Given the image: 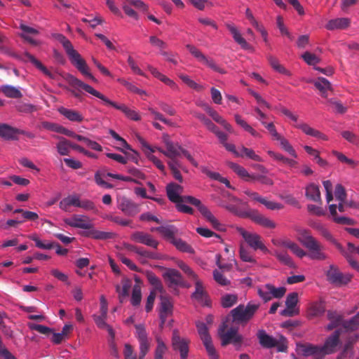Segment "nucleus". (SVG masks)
<instances>
[{"label": "nucleus", "instance_id": "c03bdc74", "mask_svg": "<svg viewBox=\"0 0 359 359\" xmlns=\"http://www.w3.org/2000/svg\"><path fill=\"white\" fill-rule=\"evenodd\" d=\"M306 196L313 201H320V192L318 185L310 184L306 187Z\"/></svg>", "mask_w": 359, "mask_h": 359}, {"label": "nucleus", "instance_id": "5fc2aeb1", "mask_svg": "<svg viewBox=\"0 0 359 359\" xmlns=\"http://www.w3.org/2000/svg\"><path fill=\"white\" fill-rule=\"evenodd\" d=\"M146 276L149 283L154 286L155 292H162L163 286L159 278L151 271H147Z\"/></svg>", "mask_w": 359, "mask_h": 359}, {"label": "nucleus", "instance_id": "b1692460", "mask_svg": "<svg viewBox=\"0 0 359 359\" xmlns=\"http://www.w3.org/2000/svg\"><path fill=\"white\" fill-rule=\"evenodd\" d=\"M131 239L136 243H142L154 248H156L158 245V242L151 235L142 231L133 233L131 235Z\"/></svg>", "mask_w": 359, "mask_h": 359}, {"label": "nucleus", "instance_id": "9d476101", "mask_svg": "<svg viewBox=\"0 0 359 359\" xmlns=\"http://www.w3.org/2000/svg\"><path fill=\"white\" fill-rule=\"evenodd\" d=\"M257 337L259 344L263 347L268 348L276 347L278 351L280 352H283L287 350V340L283 336H280L278 338H274L266 334L264 330H260L257 332Z\"/></svg>", "mask_w": 359, "mask_h": 359}, {"label": "nucleus", "instance_id": "f257e3e1", "mask_svg": "<svg viewBox=\"0 0 359 359\" xmlns=\"http://www.w3.org/2000/svg\"><path fill=\"white\" fill-rule=\"evenodd\" d=\"M136 138L141 145L142 150L147 158L152 162L154 165L163 173L165 172V167L163 163L154 155L156 151H159L168 158H175L183 154L187 160L195 167H198V163L190 154V153L184 149L180 144L172 143L168 144L165 149L156 146H151L142 136L136 135Z\"/></svg>", "mask_w": 359, "mask_h": 359}, {"label": "nucleus", "instance_id": "a19ab883", "mask_svg": "<svg viewBox=\"0 0 359 359\" xmlns=\"http://www.w3.org/2000/svg\"><path fill=\"white\" fill-rule=\"evenodd\" d=\"M25 57L32 64H33L37 69L41 71L45 75L48 76L49 78H53V74L34 56L31 55L29 53H25Z\"/></svg>", "mask_w": 359, "mask_h": 359}, {"label": "nucleus", "instance_id": "7ed1b4c3", "mask_svg": "<svg viewBox=\"0 0 359 359\" xmlns=\"http://www.w3.org/2000/svg\"><path fill=\"white\" fill-rule=\"evenodd\" d=\"M64 79L72 87L75 88H82L87 93L102 100L105 104L111 106L116 109L121 111L128 119L135 121H139L141 120V115L139 113V111H137L135 109H131L128 107L126 104H119L115 102L110 100L105 95L94 89L90 85L83 83L82 81L77 79L74 75L70 74H66L64 76Z\"/></svg>", "mask_w": 359, "mask_h": 359}, {"label": "nucleus", "instance_id": "c9c22d12", "mask_svg": "<svg viewBox=\"0 0 359 359\" xmlns=\"http://www.w3.org/2000/svg\"><path fill=\"white\" fill-rule=\"evenodd\" d=\"M245 15L247 18L249 20L251 25L258 31L263 38L264 41L266 43H269L268 33L264 25L259 23L254 17L251 11L247 8L245 11Z\"/></svg>", "mask_w": 359, "mask_h": 359}, {"label": "nucleus", "instance_id": "393cba45", "mask_svg": "<svg viewBox=\"0 0 359 359\" xmlns=\"http://www.w3.org/2000/svg\"><path fill=\"white\" fill-rule=\"evenodd\" d=\"M226 28L231 33L234 41L238 43L241 48L244 50H251L252 46L243 37L241 32L233 24L228 23L226 25Z\"/></svg>", "mask_w": 359, "mask_h": 359}, {"label": "nucleus", "instance_id": "052dcab7", "mask_svg": "<svg viewBox=\"0 0 359 359\" xmlns=\"http://www.w3.org/2000/svg\"><path fill=\"white\" fill-rule=\"evenodd\" d=\"M301 57L309 65L314 66L320 62V59L318 56L309 51L304 53Z\"/></svg>", "mask_w": 359, "mask_h": 359}, {"label": "nucleus", "instance_id": "6ab92c4d", "mask_svg": "<svg viewBox=\"0 0 359 359\" xmlns=\"http://www.w3.org/2000/svg\"><path fill=\"white\" fill-rule=\"evenodd\" d=\"M189 340L182 338L177 330H174L172 337V346L174 351L180 353V359H187L189 353Z\"/></svg>", "mask_w": 359, "mask_h": 359}, {"label": "nucleus", "instance_id": "09e8293b", "mask_svg": "<svg viewBox=\"0 0 359 359\" xmlns=\"http://www.w3.org/2000/svg\"><path fill=\"white\" fill-rule=\"evenodd\" d=\"M178 77L189 88L198 91H202L205 87L204 86L197 83L196 81L192 80L191 77L184 74H179Z\"/></svg>", "mask_w": 359, "mask_h": 359}, {"label": "nucleus", "instance_id": "412c9836", "mask_svg": "<svg viewBox=\"0 0 359 359\" xmlns=\"http://www.w3.org/2000/svg\"><path fill=\"white\" fill-rule=\"evenodd\" d=\"M136 333L135 336L140 343V350L142 355H147L150 347V341L148 339V335L144 327L142 325L135 326Z\"/></svg>", "mask_w": 359, "mask_h": 359}, {"label": "nucleus", "instance_id": "7c9ffc66", "mask_svg": "<svg viewBox=\"0 0 359 359\" xmlns=\"http://www.w3.org/2000/svg\"><path fill=\"white\" fill-rule=\"evenodd\" d=\"M295 127L298 129H300L306 135L316 137L318 140H322V141L328 140V137L325 134L311 127L307 123H298L295 126Z\"/></svg>", "mask_w": 359, "mask_h": 359}, {"label": "nucleus", "instance_id": "69168bd1", "mask_svg": "<svg viewBox=\"0 0 359 359\" xmlns=\"http://www.w3.org/2000/svg\"><path fill=\"white\" fill-rule=\"evenodd\" d=\"M276 25L278 28L280 34L283 36H286L290 39H292V36L290 32L288 31L287 28L284 24L283 18L280 15H278L276 18Z\"/></svg>", "mask_w": 359, "mask_h": 359}, {"label": "nucleus", "instance_id": "9b49d317", "mask_svg": "<svg viewBox=\"0 0 359 359\" xmlns=\"http://www.w3.org/2000/svg\"><path fill=\"white\" fill-rule=\"evenodd\" d=\"M236 231L242 236L245 241L253 250H260L265 254L270 253L269 250L264 245L262 237L259 234L252 231H247L241 226L236 227Z\"/></svg>", "mask_w": 359, "mask_h": 359}, {"label": "nucleus", "instance_id": "338daca9", "mask_svg": "<svg viewBox=\"0 0 359 359\" xmlns=\"http://www.w3.org/2000/svg\"><path fill=\"white\" fill-rule=\"evenodd\" d=\"M28 327L32 330H36L38 332L48 336L53 333V329L43 325L35 323H29Z\"/></svg>", "mask_w": 359, "mask_h": 359}, {"label": "nucleus", "instance_id": "3c124183", "mask_svg": "<svg viewBox=\"0 0 359 359\" xmlns=\"http://www.w3.org/2000/svg\"><path fill=\"white\" fill-rule=\"evenodd\" d=\"M277 259L283 264H285L289 266H294V262L291 257L288 255L287 252L275 250L272 253Z\"/></svg>", "mask_w": 359, "mask_h": 359}, {"label": "nucleus", "instance_id": "2eb2a0df", "mask_svg": "<svg viewBox=\"0 0 359 359\" xmlns=\"http://www.w3.org/2000/svg\"><path fill=\"white\" fill-rule=\"evenodd\" d=\"M100 315H93V319L95 320L97 326L101 329H106L109 335L111 337H114V333L112 328L106 323L107 311H108V304L106 298L104 295H102L100 298Z\"/></svg>", "mask_w": 359, "mask_h": 359}, {"label": "nucleus", "instance_id": "ea45409f", "mask_svg": "<svg viewBox=\"0 0 359 359\" xmlns=\"http://www.w3.org/2000/svg\"><path fill=\"white\" fill-rule=\"evenodd\" d=\"M155 229L170 242L175 238L177 233V229L172 225L161 226L156 227Z\"/></svg>", "mask_w": 359, "mask_h": 359}, {"label": "nucleus", "instance_id": "864d4df0", "mask_svg": "<svg viewBox=\"0 0 359 359\" xmlns=\"http://www.w3.org/2000/svg\"><path fill=\"white\" fill-rule=\"evenodd\" d=\"M156 347L154 352L155 356L163 357V355L168 351V346L164 339L159 335L156 336Z\"/></svg>", "mask_w": 359, "mask_h": 359}, {"label": "nucleus", "instance_id": "39448f33", "mask_svg": "<svg viewBox=\"0 0 359 359\" xmlns=\"http://www.w3.org/2000/svg\"><path fill=\"white\" fill-rule=\"evenodd\" d=\"M64 222L74 228L85 230L83 235L95 239L105 240L111 238V233L109 232L100 231L94 228L91 219L84 215H73L69 217L65 218Z\"/></svg>", "mask_w": 359, "mask_h": 359}, {"label": "nucleus", "instance_id": "f704fd0d", "mask_svg": "<svg viewBox=\"0 0 359 359\" xmlns=\"http://www.w3.org/2000/svg\"><path fill=\"white\" fill-rule=\"evenodd\" d=\"M204 109L206 111V112L212 118V119L219 124L222 125L226 131H228L230 133H233L232 126L215 110H214L208 104L205 105Z\"/></svg>", "mask_w": 359, "mask_h": 359}, {"label": "nucleus", "instance_id": "72a5a7b5", "mask_svg": "<svg viewBox=\"0 0 359 359\" xmlns=\"http://www.w3.org/2000/svg\"><path fill=\"white\" fill-rule=\"evenodd\" d=\"M351 25V19L348 18H337L329 20L325 25L327 30L345 29Z\"/></svg>", "mask_w": 359, "mask_h": 359}, {"label": "nucleus", "instance_id": "5701e85b", "mask_svg": "<svg viewBox=\"0 0 359 359\" xmlns=\"http://www.w3.org/2000/svg\"><path fill=\"white\" fill-rule=\"evenodd\" d=\"M159 316L161 318V327H163L167 318L172 314V304L170 299L165 296H161Z\"/></svg>", "mask_w": 359, "mask_h": 359}, {"label": "nucleus", "instance_id": "2f4dec72", "mask_svg": "<svg viewBox=\"0 0 359 359\" xmlns=\"http://www.w3.org/2000/svg\"><path fill=\"white\" fill-rule=\"evenodd\" d=\"M163 276L170 286L180 285L182 284V278L180 273L176 269H165Z\"/></svg>", "mask_w": 359, "mask_h": 359}, {"label": "nucleus", "instance_id": "58836bf2", "mask_svg": "<svg viewBox=\"0 0 359 359\" xmlns=\"http://www.w3.org/2000/svg\"><path fill=\"white\" fill-rule=\"evenodd\" d=\"M236 157H247L251 160L262 162L263 159L260 156L257 154L255 151L250 148H247L244 146L239 147V154H236Z\"/></svg>", "mask_w": 359, "mask_h": 359}, {"label": "nucleus", "instance_id": "a878e982", "mask_svg": "<svg viewBox=\"0 0 359 359\" xmlns=\"http://www.w3.org/2000/svg\"><path fill=\"white\" fill-rule=\"evenodd\" d=\"M147 69L151 74V75L164 83L165 85L169 86L173 90H179L178 85L172 79L166 76L158 71V69L151 65L147 66Z\"/></svg>", "mask_w": 359, "mask_h": 359}, {"label": "nucleus", "instance_id": "680f3d73", "mask_svg": "<svg viewBox=\"0 0 359 359\" xmlns=\"http://www.w3.org/2000/svg\"><path fill=\"white\" fill-rule=\"evenodd\" d=\"M171 243L180 251L190 253L194 252L192 248L180 238L175 237Z\"/></svg>", "mask_w": 359, "mask_h": 359}, {"label": "nucleus", "instance_id": "0e129e2a", "mask_svg": "<svg viewBox=\"0 0 359 359\" xmlns=\"http://www.w3.org/2000/svg\"><path fill=\"white\" fill-rule=\"evenodd\" d=\"M142 300V292L141 287L139 285L136 284L133 286L132 297H131V304L133 306H137L140 304Z\"/></svg>", "mask_w": 359, "mask_h": 359}, {"label": "nucleus", "instance_id": "37998d69", "mask_svg": "<svg viewBox=\"0 0 359 359\" xmlns=\"http://www.w3.org/2000/svg\"><path fill=\"white\" fill-rule=\"evenodd\" d=\"M59 140V142L56 144V149L57 152L61 156H67L70 153L71 149V142L62 137H57Z\"/></svg>", "mask_w": 359, "mask_h": 359}, {"label": "nucleus", "instance_id": "473e14b6", "mask_svg": "<svg viewBox=\"0 0 359 359\" xmlns=\"http://www.w3.org/2000/svg\"><path fill=\"white\" fill-rule=\"evenodd\" d=\"M58 112L72 122L81 123L84 120L83 114L79 111L60 107L57 109Z\"/></svg>", "mask_w": 359, "mask_h": 359}, {"label": "nucleus", "instance_id": "4be33fe9", "mask_svg": "<svg viewBox=\"0 0 359 359\" xmlns=\"http://www.w3.org/2000/svg\"><path fill=\"white\" fill-rule=\"evenodd\" d=\"M20 28L22 32V34H20V36L23 38L25 41H27L28 43L33 46H39L41 43V42L39 40L34 38L39 34L38 29L25 25L24 24H21Z\"/></svg>", "mask_w": 359, "mask_h": 359}, {"label": "nucleus", "instance_id": "1a4fd4ad", "mask_svg": "<svg viewBox=\"0 0 359 359\" xmlns=\"http://www.w3.org/2000/svg\"><path fill=\"white\" fill-rule=\"evenodd\" d=\"M226 208L229 210L230 212L233 214L241 217H249L252 221L260 224L262 226L269 228V229H274L276 226V223L271 220L270 219L265 217L264 216L259 214L257 212L254 210H250L249 212H243L238 210L235 206L232 205H226Z\"/></svg>", "mask_w": 359, "mask_h": 359}, {"label": "nucleus", "instance_id": "79ce46f5", "mask_svg": "<svg viewBox=\"0 0 359 359\" xmlns=\"http://www.w3.org/2000/svg\"><path fill=\"white\" fill-rule=\"evenodd\" d=\"M267 59L273 70L287 76H291L290 72L285 68V67L280 63L279 60L276 57L273 55H269L267 57Z\"/></svg>", "mask_w": 359, "mask_h": 359}, {"label": "nucleus", "instance_id": "f8f14e48", "mask_svg": "<svg viewBox=\"0 0 359 359\" xmlns=\"http://www.w3.org/2000/svg\"><path fill=\"white\" fill-rule=\"evenodd\" d=\"M218 334L222 339V345L225 346L232 343L234 345H239L242 341V336L238 334V328L229 327L227 321L222 323L218 330Z\"/></svg>", "mask_w": 359, "mask_h": 359}, {"label": "nucleus", "instance_id": "e2e57ef3", "mask_svg": "<svg viewBox=\"0 0 359 359\" xmlns=\"http://www.w3.org/2000/svg\"><path fill=\"white\" fill-rule=\"evenodd\" d=\"M123 355L125 359H144L146 355H142V352L140 351V355L137 358L136 354L134 353L133 347L126 344L124 346Z\"/></svg>", "mask_w": 359, "mask_h": 359}, {"label": "nucleus", "instance_id": "6e6d98bb", "mask_svg": "<svg viewBox=\"0 0 359 359\" xmlns=\"http://www.w3.org/2000/svg\"><path fill=\"white\" fill-rule=\"evenodd\" d=\"M238 302V296L236 294H226L222 297L221 304L224 308H230Z\"/></svg>", "mask_w": 359, "mask_h": 359}, {"label": "nucleus", "instance_id": "13d9d810", "mask_svg": "<svg viewBox=\"0 0 359 359\" xmlns=\"http://www.w3.org/2000/svg\"><path fill=\"white\" fill-rule=\"evenodd\" d=\"M257 293L264 302L270 301L271 299V284L268 283L259 287Z\"/></svg>", "mask_w": 359, "mask_h": 359}, {"label": "nucleus", "instance_id": "f03ea898", "mask_svg": "<svg viewBox=\"0 0 359 359\" xmlns=\"http://www.w3.org/2000/svg\"><path fill=\"white\" fill-rule=\"evenodd\" d=\"M166 192L170 201L176 203L180 201H184L194 205L197 208L206 221L211 224L214 229L218 231L224 230V226L219 222L208 207L203 205L199 199L191 196H181L183 192V187L181 185L175 183H170L166 187Z\"/></svg>", "mask_w": 359, "mask_h": 359}, {"label": "nucleus", "instance_id": "603ef678", "mask_svg": "<svg viewBox=\"0 0 359 359\" xmlns=\"http://www.w3.org/2000/svg\"><path fill=\"white\" fill-rule=\"evenodd\" d=\"M325 311V306L323 302H313L310 304L308 310L310 316H318L323 313Z\"/></svg>", "mask_w": 359, "mask_h": 359}, {"label": "nucleus", "instance_id": "f3484780", "mask_svg": "<svg viewBox=\"0 0 359 359\" xmlns=\"http://www.w3.org/2000/svg\"><path fill=\"white\" fill-rule=\"evenodd\" d=\"M307 250V255L312 260L323 261L327 258L323 245L315 238L304 246Z\"/></svg>", "mask_w": 359, "mask_h": 359}, {"label": "nucleus", "instance_id": "c85d7f7f", "mask_svg": "<svg viewBox=\"0 0 359 359\" xmlns=\"http://www.w3.org/2000/svg\"><path fill=\"white\" fill-rule=\"evenodd\" d=\"M195 291L192 294V297L194 299L197 301L198 303L203 305H209V299L207 295V293L204 290L202 283L200 280L196 278L195 280Z\"/></svg>", "mask_w": 359, "mask_h": 359}, {"label": "nucleus", "instance_id": "423d86ee", "mask_svg": "<svg viewBox=\"0 0 359 359\" xmlns=\"http://www.w3.org/2000/svg\"><path fill=\"white\" fill-rule=\"evenodd\" d=\"M228 166L242 180L246 182L258 181L263 184L272 185L273 180L267 176L269 170L261 164H253L252 167L259 172V174H250L243 166L233 162H229Z\"/></svg>", "mask_w": 359, "mask_h": 359}, {"label": "nucleus", "instance_id": "49530a36", "mask_svg": "<svg viewBox=\"0 0 359 359\" xmlns=\"http://www.w3.org/2000/svg\"><path fill=\"white\" fill-rule=\"evenodd\" d=\"M130 287L131 283L129 280H123L121 285L116 286V292L121 302L128 296Z\"/></svg>", "mask_w": 359, "mask_h": 359}, {"label": "nucleus", "instance_id": "bf43d9fd", "mask_svg": "<svg viewBox=\"0 0 359 359\" xmlns=\"http://www.w3.org/2000/svg\"><path fill=\"white\" fill-rule=\"evenodd\" d=\"M149 40L153 47L158 49L160 54H161V52H164L167 48V43L156 36H149Z\"/></svg>", "mask_w": 359, "mask_h": 359}, {"label": "nucleus", "instance_id": "a18cd8bd", "mask_svg": "<svg viewBox=\"0 0 359 359\" xmlns=\"http://www.w3.org/2000/svg\"><path fill=\"white\" fill-rule=\"evenodd\" d=\"M329 210L330 215H332L333 220L338 223L342 224H352L353 223V220L348 217H337V205L336 204H330L329 205Z\"/></svg>", "mask_w": 359, "mask_h": 359}, {"label": "nucleus", "instance_id": "6e6552de", "mask_svg": "<svg viewBox=\"0 0 359 359\" xmlns=\"http://www.w3.org/2000/svg\"><path fill=\"white\" fill-rule=\"evenodd\" d=\"M259 307V304L254 302H249L245 306L243 304L238 305L231 311L233 321L238 323H248L254 316Z\"/></svg>", "mask_w": 359, "mask_h": 359}, {"label": "nucleus", "instance_id": "4d7b16f0", "mask_svg": "<svg viewBox=\"0 0 359 359\" xmlns=\"http://www.w3.org/2000/svg\"><path fill=\"white\" fill-rule=\"evenodd\" d=\"M107 176V173L104 170H98L95 174V181L96 184L106 189H111L113 188V185L105 182L104 180V177Z\"/></svg>", "mask_w": 359, "mask_h": 359}, {"label": "nucleus", "instance_id": "4468645a", "mask_svg": "<svg viewBox=\"0 0 359 359\" xmlns=\"http://www.w3.org/2000/svg\"><path fill=\"white\" fill-rule=\"evenodd\" d=\"M196 326L197 327L198 334L200 335V337L203 341L205 349L208 352L210 359H218V355L212 343V339L208 333V328L206 323L197 321L196 323Z\"/></svg>", "mask_w": 359, "mask_h": 359}, {"label": "nucleus", "instance_id": "de8ad7c7", "mask_svg": "<svg viewBox=\"0 0 359 359\" xmlns=\"http://www.w3.org/2000/svg\"><path fill=\"white\" fill-rule=\"evenodd\" d=\"M314 86L320 92L322 96L327 97V90H331L330 83L325 78H318L313 81Z\"/></svg>", "mask_w": 359, "mask_h": 359}, {"label": "nucleus", "instance_id": "ddd939ff", "mask_svg": "<svg viewBox=\"0 0 359 359\" xmlns=\"http://www.w3.org/2000/svg\"><path fill=\"white\" fill-rule=\"evenodd\" d=\"M272 244L277 248H286L295 256L302 259L307 255V252L297 243L287 237H276L271 239Z\"/></svg>", "mask_w": 359, "mask_h": 359}, {"label": "nucleus", "instance_id": "c756f323", "mask_svg": "<svg viewBox=\"0 0 359 359\" xmlns=\"http://www.w3.org/2000/svg\"><path fill=\"white\" fill-rule=\"evenodd\" d=\"M339 335L340 331L336 330L325 340L323 348L326 355L332 353L336 351L337 348L339 344Z\"/></svg>", "mask_w": 359, "mask_h": 359}, {"label": "nucleus", "instance_id": "dca6fc26", "mask_svg": "<svg viewBox=\"0 0 359 359\" xmlns=\"http://www.w3.org/2000/svg\"><path fill=\"white\" fill-rule=\"evenodd\" d=\"M327 280L337 286L347 284L351 280V276L348 273H342L334 265H330L326 272Z\"/></svg>", "mask_w": 359, "mask_h": 359}, {"label": "nucleus", "instance_id": "4c0bfd02", "mask_svg": "<svg viewBox=\"0 0 359 359\" xmlns=\"http://www.w3.org/2000/svg\"><path fill=\"white\" fill-rule=\"evenodd\" d=\"M79 200L80 196L77 194L69 195L60 201V208L67 212L72 206L79 208Z\"/></svg>", "mask_w": 359, "mask_h": 359}, {"label": "nucleus", "instance_id": "e433bc0d", "mask_svg": "<svg viewBox=\"0 0 359 359\" xmlns=\"http://www.w3.org/2000/svg\"><path fill=\"white\" fill-rule=\"evenodd\" d=\"M118 208L128 215H133L139 212L138 205L126 198H122Z\"/></svg>", "mask_w": 359, "mask_h": 359}, {"label": "nucleus", "instance_id": "aec40b11", "mask_svg": "<svg viewBox=\"0 0 359 359\" xmlns=\"http://www.w3.org/2000/svg\"><path fill=\"white\" fill-rule=\"evenodd\" d=\"M132 6L144 12L147 11L149 9L148 5L142 0H123L122 8L123 11L128 16L135 20L138 19V15L137 12L131 8Z\"/></svg>", "mask_w": 359, "mask_h": 359}, {"label": "nucleus", "instance_id": "20e7f679", "mask_svg": "<svg viewBox=\"0 0 359 359\" xmlns=\"http://www.w3.org/2000/svg\"><path fill=\"white\" fill-rule=\"evenodd\" d=\"M52 36L62 45L70 62L78 69V71L84 76L96 82L97 79L90 72V67H88L86 61L74 48L70 41L62 34H53Z\"/></svg>", "mask_w": 359, "mask_h": 359}, {"label": "nucleus", "instance_id": "774afa93", "mask_svg": "<svg viewBox=\"0 0 359 359\" xmlns=\"http://www.w3.org/2000/svg\"><path fill=\"white\" fill-rule=\"evenodd\" d=\"M127 62L134 74L142 76H146L144 72L140 68L137 63L131 55H128L127 58Z\"/></svg>", "mask_w": 359, "mask_h": 359}, {"label": "nucleus", "instance_id": "cd10ccee", "mask_svg": "<svg viewBox=\"0 0 359 359\" xmlns=\"http://www.w3.org/2000/svg\"><path fill=\"white\" fill-rule=\"evenodd\" d=\"M292 230L296 233L297 240L303 246L316 238L312 236L311 231L304 227L295 225L292 227Z\"/></svg>", "mask_w": 359, "mask_h": 359}, {"label": "nucleus", "instance_id": "bb28decb", "mask_svg": "<svg viewBox=\"0 0 359 359\" xmlns=\"http://www.w3.org/2000/svg\"><path fill=\"white\" fill-rule=\"evenodd\" d=\"M24 133V131L13 128L8 124L0 123V137L5 140H18V135Z\"/></svg>", "mask_w": 359, "mask_h": 359}, {"label": "nucleus", "instance_id": "8fccbe9b", "mask_svg": "<svg viewBox=\"0 0 359 359\" xmlns=\"http://www.w3.org/2000/svg\"><path fill=\"white\" fill-rule=\"evenodd\" d=\"M1 90L8 97L20 98L22 96V94L20 91V90L12 86H2L1 88Z\"/></svg>", "mask_w": 359, "mask_h": 359}, {"label": "nucleus", "instance_id": "a211bd4d", "mask_svg": "<svg viewBox=\"0 0 359 359\" xmlns=\"http://www.w3.org/2000/svg\"><path fill=\"white\" fill-rule=\"evenodd\" d=\"M296 351L298 355L303 356H312L313 359H323L326 355L323 346L311 344H297Z\"/></svg>", "mask_w": 359, "mask_h": 359}, {"label": "nucleus", "instance_id": "0eeeda50", "mask_svg": "<svg viewBox=\"0 0 359 359\" xmlns=\"http://www.w3.org/2000/svg\"><path fill=\"white\" fill-rule=\"evenodd\" d=\"M327 318L330 323L327 325V330H332L341 325L347 331H353L359 328V312L347 321H343L341 316L334 311H328Z\"/></svg>", "mask_w": 359, "mask_h": 359}]
</instances>
